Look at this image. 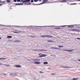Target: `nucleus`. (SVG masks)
Returning a JSON list of instances; mask_svg holds the SVG:
<instances>
[{
    "label": "nucleus",
    "mask_w": 80,
    "mask_h": 80,
    "mask_svg": "<svg viewBox=\"0 0 80 80\" xmlns=\"http://www.w3.org/2000/svg\"><path fill=\"white\" fill-rule=\"evenodd\" d=\"M67 1H68V0H63L61 1L62 2H66Z\"/></svg>",
    "instance_id": "11"
},
{
    "label": "nucleus",
    "mask_w": 80,
    "mask_h": 80,
    "mask_svg": "<svg viewBox=\"0 0 80 80\" xmlns=\"http://www.w3.org/2000/svg\"><path fill=\"white\" fill-rule=\"evenodd\" d=\"M38 1H39V0H34V1L35 2H37Z\"/></svg>",
    "instance_id": "23"
},
{
    "label": "nucleus",
    "mask_w": 80,
    "mask_h": 80,
    "mask_svg": "<svg viewBox=\"0 0 80 80\" xmlns=\"http://www.w3.org/2000/svg\"><path fill=\"white\" fill-rule=\"evenodd\" d=\"M71 31L73 32L75 31V32H80V31L78 30V29H71Z\"/></svg>",
    "instance_id": "3"
},
{
    "label": "nucleus",
    "mask_w": 80,
    "mask_h": 80,
    "mask_svg": "<svg viewBox=\"0 0 80 80\" xmlns=\"http://www.w3.org/2000/svg\"><path fill=\"white\" fill-rule=\"evenodd\" d=\"M34 63L36 64H40V62H35Z\"/></svg>",
    "instance_id": "12"
},
{
    "label": "nucleus",
    "mask_w": 80,
    "mask_h": 80,
    "mask_svg": "<svg viewBox=\"0 0 80 80\" xmlns=\"http://www.w3.org/2000/svg\"><path fill=\"white\" fill-rule=\"evenodd\" d=\"M46 50H46L43 49V50H39V51H46Z\"/></svg>",
    "instance_id": "26"
},
{
    "label": "nucleus",
    "mask_w": 80,
    "mask_h": 80,
    "mask_svg": "<svg viewBox=\"0 0 80 80\" xmlns=\"http://www.w3.org/2000/svg\"><path fill=\"white\" fill-rule=\"evenodd\" d=\"M79 4H80V3H79Z\"/></svg>",
    "instance_id": "54"
},
{
    "label": "nucleus",
    "mask_w": 80,
    "mask_h": 80,
    "mask_svg": "<svg viewBox=\"0 0 80 80\" xmlns=\"http://www.w3.org/2000/svg\"><path fill=\"white\" fill-rule=\"evenodd\" d=\"M31 2H33V0H32L31 1Z\"/></svg>",
    "instance_id": "34"
},
{
    "label": "nucleus",
    "mask_w": 80,
    "mask_h": 80,
    "mask_svg": "<svg viewBox=\"0 0 80 80\" xmlns=\"http://www.w3.org/2000/svg\"><path fill=\"white\" fill-rule=\"evenodd\" d=\"M51 48H54V49H59V50H61V49H59L58 48H54V47H51Z\"/></svg>",
    "instance_id": "13"
},
{
    "label": "nucleus",
    "mask_w": 80,
    "mask_h": 80,
    "mask_svg": "<svg viewBox=\"0 0 80 80\" xmlns=\"http://www.w3.org/2000/svg\"><path fill=\"white\" fill-rule=\"evenodd\" d=\"M16 42H18V41H17Z\"/></svg>",
    "instance_id": "52"
},
{
    "label": "nucleus",
    "mask_w": 80,
    "mask_h": 80,
    "mask_svg": "<svg viewBox=\"0 0 80 80\" xmlns=\"http://www.w3.org/2000/svg\"><path fill=\"white\" fill-rule=\"evenodd\" d=\"M58 47L59 48H63V46H59Z\"/></svg>",
    "instance_id": "22"
},
{
    "label": "nucleus",
    "mask_w": 80,
    "mask_h": 80,
    "mask_svg": "<svg viewBox=\"0 0 80 80\" xmlns=\"http://www.w3.org/2000/svg\"><path fill=\"white\" fill-rule=\"evenodd\" d=\"M6 2V1H1L0 2V3H3V4H6V3H5V2Z\"/></svg>",
    "instance_id": "10"
},
{
    "label": "nucleus",
    "mask_w": 80,
    "mask_h": 80,
    "mask_svg": "<svg viewBox=\"0 0 80 80\" xmlns=\"http://www.w3.org/2000/svg\"><path fill=\"white\" fill-rule=\"evenodd\" d=\"M2 38H0V39H1Z\"/></svg>",
    "instance_id": "50"
},
{
    "label": "nucleus",
    "mask_w": 80,
    "mask_h": 80,
    "mask_svg": "<svg viewBox=\"0 0 80 80\" xmlns=\"http://www.w3.org/2000/svg\"><path fill=\"white\" fill-rule=\"evenodd\" d=\"M17 2H20V0H17Z\"/></svg>",
    "instance_id": "30"
},
{
    "label": "nucleus",
    "mask_w": 80,
    "mask_h": 80,
    "mask_svg": "<svg viewBox=\"0 0 80 80\" xmlns=\"http://www.w3.org/2000/svg\"><path fill=\"white\" fill-rule=\"evenodd\" d=\"M13 32L14 33H18L22 32L19 31L18 32Z\"/></svg>",
    "instance_id": "6"
},
{
    "label": "nucleus",
    "mask_w": 80,
    "mask_h": 80,
    "mask_svg": "<svg viewBox=\"0 0 80 80\" xmlns=\"http://www.w3.org/2000/svg\"><path fill=\"white\" fill-rule=\"evenodd\" d=\"M68 51L69 52H72L73 51V50H64L63 51Z\"/></svg>",
    "instance_id": "4"
},
{
    "label": "nucleus",
    "mask_w": 80,
    "mask_h": 80,
    "mask_svg": "<svg viewBox=\"0 0 80 80\" xmlns=\"http://www.w3.org/2000/svg\"><path fill=\"white\" fill-rule=\"evenodd\" d=\"M55 74L54 73H52V74H51V75H55Z\"/></svg>",
    "instance_id": "31"
},
{
    "label": "nucleus",
    "mask_w": 80,
    "mask_h": 80,
    "mask_svg": "<svg viewBox=\"0 0 80 80\" xmlns=\"http://www.w3.org/2000/svg\"><path fill=\"white\" fill-rule=\"evenodd\" d=\"M62 68H70V67H68L67 66H62Z\"/></svg>",
    "instance_id": "9"
},
{
    "label": "nucleus",
    "mask_w": 80,
    "mask_h": 80,
    "mask_svg": "<svg viewBox=\"0 0 80 80\" xmlns=\"http://www.w3.org/2000/svg\"><path fill=\"white\" fill-rule=\"evenodd\" d=\"M4 65H5L6 66H7V67L10 66V65H7V64H4Z\"/></svg>",
    "instance_id": "24"
},
{
    "label": "nucleus",
    "mask_w": 80,
    "mask_h": 80,
    "mask_svg": "<svg viewBox=\"0 0 80 80\" xmlns=\"http://www.w3.org/2000/svg\"><path fill=\"white\" fill-rule=\"evenodd\" d=\"M13 2H17V0H14Z\"/></svg>",
    "instance_id": "29"
},
{
    "label": "nucleus",
    "mask_w": 80,
    "mask_h": 80,
    "mask_svg": "<svg viewBox=\"0 0 80 80\" xmlns=\"http://www.w3.org/2000/svg\"><path fill=\"white\" fill-rule=\"evenodd\" d=\"M36 60H37V61H38L39 60H37V59H36Z\"/></svg>",
    "instance_id": "46"
},
{
    "label": "nucleus",
    "mask_w": 80,
    "mask_h": 80,
    "mask_svg": "<svg viewBox=\"0 0 80 80\" xmlns=\"http://www.w3.org/2000/svg\"><path fill=\"white\" fill-rule=\"evenodd\" d=\"M39 57L40 58H42V57H45V55L43 54L41 55H39Z\"/></svg>",
    "instance_id": "8"
},
{
    "label": "nucleus",
    "mask_w": 80,
    "mask_h": 80,
    "mask_svg": "<svg viewBox=\"0 0 80 80\" xmlns=\"http://www.w3.org/2000/svg\"><path fill=\"white\" fill-rule=\"evenodd\" d=\"M42 54H41V53H39V55H42Z\"/></svg>",
    "instance_id": "39"
},
{
    "label": "nucleus",
    "mask_w": 80,
    "mask_h": 80,
    "mask_svg": "<svg viewBox=\"0 0 80 80\" xmlns=\"http://www.w3.org/2000/svg\"><path fill=\"white\" fill-rule=\"evenodd\" d=\"M67 27H68L69 28H72L74 27L73 26V25H69L67 26Z\"/></svg>",
    "instance_id": "5"
},
{
    "label": "nucleus",
    "mask_w": 80,
    "mask_h": 80,
    "mask_svg": "<svg viewBox=\"0 0 80 80\" xmlns=\"http://www.w3.org/2000/svg\"><path fill=\"white\" fill-rule=\"evenodd\" d=\"M15 31H18V30H15Z\"/></svg>",
    "instance_id": "42"
},
{
    "label": "nucleus",
    "mask_w": 80,
    "mask_h": 80,
    "mask_svg": "<svg viewBox=\"0 0 80 80\" xmlns=\"http://www.w3.org/2000/svg\"><path fill=\"white\" fill-rule=\"evenodd\" d=\"M1 5L0 4V5Z\"/></svg>",
    "instance_id": "53"
},
{
    "label": "nucleus",
    "mask_w": 80,
    "mask_h": 80,
    "mask_svg": "<svg viewBox=\"0 0 80 80\" xmlns=\"http://www.w3.org/2000/svg\"><path fill=\"white\" fill-rule=\"evenodd\" d=\"M0 65H4V64H2V63H0Z\"/></svg>",
    "instance_id": "33"
},
{
    "label": "nucleus",
    "mask_w": 80,
    "mask_h": 80,
    "mask_svg": "<svg viewBox=\"0 0 80 80\" xmlns=\"http://www.w3.org/2000/svg\"><path fill=\"white\" fill-rule=\"evenodd\" d=\"M77 3H73L70 4V5H77Z\"/></svg>",
    "instance_id": "18"
},
{
    "label": "nucleus",
    "mask_w": 80,
    "mask_h": 80,
    "mask_svg": "<svg viewBox=\"0 0 80 80\" xmlns=\"http://www.w3.org/2000/svg\"><path fill=\"white\" fill-rule=\"evenodd\" d=\"M12 38V37L10 36H7V38Z\"/></svg>",
    "instance_id": "15"
},
{
    "label": "nucleus",
    "mask_w": 80,
    "mask_h": 80,
    "mask_svg": "<svg viewBox=\"0 0 80 80\" xmlns=\"http://www.w3.org/2000/svg\"><path fill=\"white\" fill-rule=\"evenodd\" d=\"M62 28H59V27H56V28H54V29H61Z\"/></svg>",
    "instance_id": "17"
},
{
    "label": "nucleus",
    "mask_w": 80,
    "mask_h": 80,
    "mask_svg": "<svg viewBox=\"0 0 80 80\" xmlns=\"http://www.w3.org/2000/svg\"><path fill=\"white\" fill-rule=\"evenodd\" d=\"M23 0H21V2H23Z\"/></svg>",
    "instance_id": "41"
},
{
    "label": "nucleus",
    "mask_w": 80,
    "mask_h": 80,
    "mask_svg": "<svg viewBox=\"0 0 80 80\" xmlns=\"http://www.w3.org/2000/svg\"><path fill=\"white\" fill-rule=\"evenodd\" d=\"M32 50L34 51H38V50L37 49H35V50L33 49Z\"/></svg>",
    "instance_id": "25"
},
{
    "label": "nucleus",
    "mask_w": 80,
    "mask_h": 80,
    "mask_svg": "<svg viewBox=\"0 0 80 80\" xmlns=\"http://www.w3.org/2000/svg\"><path fill=\"white\" fill-rule=\"evenodd\" d=\"M72 79L73 80H75L76 78H73Z\"/></svg>",
    "instance_id": "36"
},
{
    "label": "nucleus",
    "mask_w": 80,
    "mask_h": 80,
    "mask_svg": "<svg viewBox=\"0 0 80 80\" xmlns=\"http://www.w3.org/2000/svg\"><path fill=\"white\" fill-rule=\"evenodd\" d=\"M32 38H34L35 37H33V36H32L31 37Z\"/></svg>",
    "instance_id": "40"
},
{
    "label": "nucleus",
    "mask_w": 80,
    "mask_h": 80,
    "mask_svg": "<svg viewBox=\"0 0 80 80\" xmlns=\"http://www.w3.org/2000/svg\"><path fill=\"white\" fill-rule=\"evenodd\" d=\"M7 2H8V3H10L11 1L10 0H7Z\"/></svg>",
    "instance_id": "20"
},
{
    "label": "nucleus",
    "mask_w": 80,
    "mask_h": 80,
    "mask_svg": "<svg viewBox=\"0 0 80 80\" xmlns=\"http://www.w3.org/2000/svg\"><path fill=\"white\" fill-rule=\"evenodd\" d=\"M41 37H48V38H54V37H52L50 35L49 36L48 35L45 36H41Z\"/></svg>",
    "instance_id": "1"
},
{
    "label": "nucleus",
    "mask_w": 80,
    "mask_h": 80,
    "mask_svg": "<svg viewBox=\"0 0 80 80\" xmlns=\"http://www.w3.org/2000/svg\"><path fill=\"white\" fill-rule=\"evenodd\" d=\"M47 41L48 42H54V41L53 40H48Z\"/></svg>",
    "instance_id": "16"
},
{
    "label": "nucleus",
    "mask_w": 80,
    "mask_h": 80,
    "mask_svg": "<svg viewBox=\"0 0 80 80\" xmlns=\"http://www.w3.org/2000/svg\"><path fill=\"white\" fill-rule=\"evenodd\" d=\"M41 1V0H39V2H40V1Z\"/></svg>",
    "instance_id": "48"
},
{
    "label": "nucleus",
    "mask_w": 80,
    "mask_h": 80,
    "mask_svg": "<svg viewBox=\"0 0 80 80\" xmlns=\"http://www.w3.org/2000/svg\"><path fill=\"white\" fill-rule=\"evenodd\" d=\"M47 1V0H44L43 2H42V3H46Z\"/></svg>",
    "instance_id": "14"
},
{
    "label": "nucleus",
    "mask_w": 80,
    "mask_h": 80,
    "mask_svg": "<svg viewBox=\"0 0 80 80\" xmlns=\"http://www.w3.org/2000/svg\"><path fill=\"white\" fill-rule=\"evenodd\" d=\"M78 61L80 62V59H78Z\"/></svg>",
    "instance_id": "47"
},
{
    "label": "nucleus",
    "mask_w": 80,
    "mask_h": 80,
    "mask_svg": "<svg viewBox=\"0 0 80 80\" xmlns=\"http://www.w3.org/2000/svg\"><path fill=\"white\" fill-rule=\"evenodd\" d=\"M31 4V3H28V5H30Z\"/></svg>",
    "instance_id": "35"
},
{
    "label": "nucleus",
    "mask_w": 80,
    "mask_h": 80,
    "mask_svg": "<svg viewBox=\"0 0 80 80\" xmlns=\"http://www.w3.org/2000/svg\"><path fill=\"white\" fill-rule=\"evenodd\" d=\"M6 59V58H0V60H5Z\"/></svg>",
    "instance_id": "27"
},
{
    "label": "nucleus",
    "mask_w": 80,
    "mask_h": 80,
    "mask_svg": "<svg viewBox=\"0 0 80 80\" xmlns=\"http://www.w3.org/2000/svg\"><path fill=\"white\" fill-rule=\"evenodd\" d=\"M15 67L17 68H21V66L19 65H15Z\"/></svg>",
    "instance_id": "7"
},
{
    "label": "nucleus",
    "mask_w": 80,
    "mask_h": 80,
    "mask_svg": "<svg viewBox=\"0 0 80 80\" xmlns=\"http://www.w3.org/2000/svg\"><path fill=\"white\" fill-rule=\"evenodd\" d=\"M43 63L44 64H48V62H44Z\"/></svg>",
    "instance_id": "19"
},
{
    "label": "nucleus",
    "mask_w": 80,
    "mask_h": 80,
    "mask_svg": "<svg viewBox=\"0 0 80 80\" xmlns=\"http://www.w3.org/2000/svg\"><path fill=\"white\" fill-rule=\"evenodd\" d=\"M39 73H43V72H42V71H40V72H39Z\"/></svg>",
    "instance_id": "32"
},
{
    "label": "nucleus",
    "mask_w": 80,
    "mask_h": 80,
    "mask_svg": "<svg viewBox=\"0 0 80 80\" xmlns=\"http://www.w3.org/2000/svg\"><path fill=\"white\" fill-rule=\"evenodd\" d=\"M24 5H28V4L26 3H25L24 4Z\"/></svg>",
    "instance_id": "37"
},
{
    "label": "nucleus",
    "mask_w": 80,
    "mask_h": 80,
    "mask_svg": "<svg viewBox=\"0 0 80 80\" xmlns=\"http://www.w3.org/2000/svg\"><path fill=\"white\" fill-rule=\"evenodd\" d=\"M78 1H80V0H78Z\"/></svg>",
    "instance_id": "45"
},
{
    "label": "nucleus",
    "mask_w": 80,
    "mask_h": 80,
    "mask_svg": "<svg viewBox=\"0 0 80 80\" xmlns=\"http://www.w3.org/2000/svg\"><path fill=\"white\" fill-rule=\"evenodd\" d=\"M69 53L71 54V53Z\"/></svg>",
    "instance_id": "51"
},
{
    "label": "nucleus",
    "mask_w": 80,
    "mask_h": 80,
    "mask_svg": "<svg viewBox=\"0 0 80 80\" xmlns=\"http://www.w3.org/2000/svg\"><path fill=\"white\" fill-rule=\"evenodd\" d=\"M73 25L74 26H77V25L75 24V25Z\"/></svg>",
    "instance_id": "44"
},
{
    "label": "nucleus",
    "mask_w": 80,
    "mask_h": 80,
    "mask_svg": "<svg viewBox=\"0 0 80 80\" xmlns=\"http://www.w3.org/2000/svg\"><path fill=\"white\" fill-rule=\"evenodd\" d=\"M15 5H21V4L20 3H15Z\"/></svg>",
    "instance_id": "21"
},
{
    "label": "nucleus",
    "mask_w": 80,
    "mask_h": 80,
    "mask_svg": "<svg viewBox=\"0 0 80 80\" xmlns=\"http://www.w3.org/2000/svg\"><path fill=\"white\" fill-rule=\"evenodd\" d=\"M20 5H23V3H20Z\"/></svg>",
    "instance_id": "38"
},
{
    "label": "nucleus",
    "mask_w": 80,
    "mask_h": 80,
    "mask_svg": "<svg viewBox=\"0 0 80 80\" xmlns=\"http://www.w3.org/2000/svg\"><path fill=\"white\" fill-rule=\"evenodd\" d=\"M61 26V27H65V26Z\"/></svg>",
    "instance_id": "43"
},
{
    "label": "nucleus",
    "mask_w": 80,
    "mask_h": 80,
    "mask_svg": "<svg viewBox=\"0 0 80 80\" xmlns=\"http://www.w3.org/2000/svg\"><path fill=\"white\" fill-rule=\"evenodd\" d=\"M76 39L78 40H80V38H77Z\"/></svg>",
    "instance_id": "28"
},
{
    "label": "nucleus",
    "mask_w": 80,
    "mask_h": 80,
    "mask_svg": "<svg viewBox=\"0 0 80 80\" xmlns=\"http://www.w3.org/2000/svg\"><path fill=\"white\" fill-rule=\"evenodd\" d=\"M76 80H78V78H76Z\"/></svg>",
    "instance_id": "49"
},
{
    "label": "nucleus",
    "mask_w": 80,
    "mask_h": 80,
    "mask_svg": "<svg viewBox=\"0 0 80 80\" xmlns=\"http://www.w3.org/2000/svg\"><path fill=\"white\" fill-rule=\"evenodd\" d=\"M30 1V0H24L23 1L22 3H28Z\"/></svg>",
    "instance_id": "2"
}]
</instances>
